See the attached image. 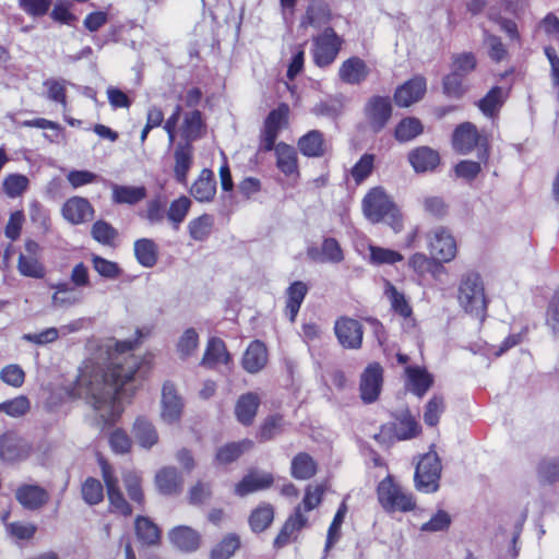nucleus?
<instances>
[{
	"instance_id": "37",
	"label": "nucleus",
	"mask_w": 559,
	"mask_h": 559,
	"mask_svg": "<svg viewBox=\"0 0 559 559\" xmlns=\"http://www.w3.org/2000/svg\"><path fill=\"white\" fill-rule=\"evenodd\" d=\"M407 389L418 396L425 394L432 383L431 376L421 368H407Z\"/></svg>"
},
{
	"instance_id": "29",
	"label": "nucleus",
	"mask_w": 559,
	"mask_h": 559,
	"mask_svg": "<svg viewBox=\"0 0 559 559\" xmlns=\"http://www.w3.org/2000/svg\"><path fill=\"white\" fill-rule=\"evenodd\" d=\"M146 197V189L143 186H111V198L118 204H135Z\"/></svg>"
},
{
	"instance_id": "16",
	"label": "nucleus",
	"mask_w": 559,
	"mask_h": 559,
	"mask_svg": "<svg viewBox=\"0 0 559 559\" xmlns=\"http://www.w3.org/2000/svg\"><path fill=\"white\" fill-rule=\"evenodd\" d=\"M391 104L389 98L373 97L365 108V115L373 131L381 130L391 117Z\"/></svg>"
},
{
	"instance_id": "43",
	"label": "nucleus",
	"mask_w": 559,
	"mask_h": 559,
	"mask_svg": "<svg viewBox=\"0 0 559 559\" xmlns=\"http://www.w3.org/2000/svg\"><path fill=\"white\" fill-rule=\"evenodd\" d=\"M29 180L22 174H10L4 177L2 188L7 197L14 199L21 197L28 188Z\"/></svg>"
},
{
	"instance_id": "39",
	"label": "nucleus",
	"mask_w": 559,
	"mask_h": 559,
	"mask_svg": "<svg viewBox=\"0 0 559 559\" xmlns=\"http://www.w3.org/2000/svg\"><path fill=\"white\" fill-rule=\"evenodd\" d=\"M290 471L293 477L297 479H308L316 474L317 464L310 455L299 453L292 460Z\"/></svg>"
},
{
	"instance_id": "8",
	"label": "nucleus",
	"mask_w": 559,
	"mask_h": 559,
	"mask_svg": "<svg viewBox=\"0 0 559 559\" xmlns=\"http://www.w3.org/2000/svg\"><path fill=\"white\" fill-rule=\"evenodd\" d=\"M41 248L34 240H26L24 243V252L17 260V270L21 275L33 278H43L45 276V266L39 261Z\"/></svg>"
},
{
	"instance_id": "30",
	"label": "nucleus",
	"mask_w": 559,
	"mask_h": 559,
	"mask_svg": "<svg viewBox=\"0 0 559 559\" xmlns=\"http://www.w3.org/2000/svg\"><path fill=\"white\" fill-rule=\"evenodd\" d=\"M229 360L230 356L224 342L219 338L210 340L202 359V364L213 368L218 365H226Z\"/></svg>"
},
{
	"instance_id": "21",
	"label": "nucleus",
	"mask_w": 559,
	"mask_h": 559,
	"mask_svg": "<svg viewBox=\"0 0 559 559\" xmlns=\"http://www.w3.org/2000/svg\"><path fill=\"white\" fill-rule=\"evenodd\" d=\"M191 195L199 202H210L216 193V182L212 170L204 168L190 189Z\"/></svg>"
},
{
	"instance_id": "9",
	"label": "nucleus",
	"mask_w": 559,
	"mask_h": 559,
	"mask_svg": "<svg viewBox=\"0 0 559 559\" xmlns=\"http://www.w3.org/2000/svg\"><path fill=\"white\" fill-rule=\"evenodd\" d=\"M383 384V369L377 364L372 362L366 367L360 377V397L365 403L374 402L381 392Z\"/></svg>"
},
{
	"instance_id": "38",
	"label": "nucleus",
	"mask_w": 559,
	"mask_h": 559,
	"mask_svg": "<svg viewBox=\"0 0 559 559\" xmlns=\"http://www.w3.org/2000/svg\"><path fill=\"white\" fill-rule=\"evenodd\" d=\"M192 165V148L190 145L180 146L175 152V167L174 173L176 179L181 182H187V176Z\"/></svg>"
},
{
	"instance_id": "60",
	"label": "nucleus",
	"mask_w": 559,
	"mask_h": 559,
	"mask_svg": "<svg viewBox=\"0 0 559 559\" xmlns=\"http://www.w3.org/2000/svg\"><path fill=\"white\" fill-rule=\"evenodd\" d=\"M0 378L4 383L19 388L24 382L25 373L20 366L9 365L1 370Z\"/></svg>"
},
{
	"instance_id": "20",
	"label": "nucleus",
	"mask_w": 559,
	"mask_h": 559,
	"mask_svg": "<svg viewBox=\"0 0 559 559\" xmlns=\"http://www.w3.org/2000/svg\"><path fill=\"white\" fill-rule=\"evenodd\" d=\"M170 543L179 550L191 552L195 551L201 544L200 534L189 526L174 527L169 534Z\"/></svg>"
},
{
	"instance_id": "62",
	"label": "nucleus",
	"mask_w": 559,
	"mask_h": 559,
	"mask_svg": "<svg viewBox=\"0 0 559 559\" xmlns=\"http://www.w3.org/2000/svg\"><path fill=\"white\" fill-rule=\"evenodd\" d=\"M323 493V485H309L306 488L305 497L302 500V507L305 511H311L316 509L320 504Z\"/></svg>"
},
{
	"instance_id": "22",
	"label": "nucleus",
	"mask_w": 559,
	"mask_h": 559,
	"mask_svg": "<svg viewBox=\"0 0 559 559\" xmlns=\"http://www.w3.org/2000/svg\"><path fill=\"white\" fill-rule=\"evenodd\" d=\"M479 134L476 128L468 122L459 126L453 133V146L461 154H467L479 142Z\"/></svg>"
},
{
	"instance_id": "17",
	"label": "nucleus",
	"mask_w": 559,
	"mask_h": 559,
	"mask_svg": "<svg viewBox=\"0 0 559 559\" xmlns=\"http://www.w3.org/2000/svg\"><path fill=\"white\" fill-rule=\"evenodd\" d=\"M100 466L103 479L107 487V495L111 508L114 509L115 512H118L122 515H130L131 509L118 489V480L112 475L110 466L105 462H102Z\"/></svg>"
},
{
	"instance_id": "23",
	"label": "nucleus",
	"mask_w": 559,
	"mask_h": 559,
	"mask_svg": "<svg viewBox=\"0 0 559 559\" xmlns=\"http://www.w3.org/2000/svg\"><path fill=\"white\" fill-rule=\"evenodd\" d=\"M267 362V350L265 345L260 341H253L246 349L242 357L243 368L255 373L263 369Z\"/></svg>"
},
{
	"instance_id": "3",
	"label": "nucleus",
	"mask_w": 559,
	"mask_h": 559,
	"mask_svg": "<svg viewBox=\"0 0 559 559\" xmlns=\"http://www.w3.org/2000/svg\"><path fill=\"white\" fill-rule=\"evenodd\" d=\"M457 301L466 313L479 320L484 319L487 301L485 288L478 274L471 273L462 277L457 290Z\"/></svg>"
},
{
	"instance_id": "19",
	"label": "nucleus",
	"mask_w": 559,
	"mask_h": 559,
	"mask_svg": "<svg viewBox=\"0 0 559 559\" xmlns=\"http://www.w3.org/2000/svg\"><path fill=\"white\" fill-rule=\"evenodd\" d=\"M273 484V476L266 472H251L236 486L235 493L245 497L259 490L269 488Z\"/></svg>"
},
{
	"instance_id": "26",
	"label": "nucleus",
	"mask_w": 559,
	"mask_h": 559,
	"mask_svg": "<svg viewBox=\"0 0 559 559\" xmlns=\"http://www.w3.org/2000/svg\"><path fill=\"white\" fill-rule=\"evenodd\" d=\"M178 130L180 135L188 142L201 138L205 132L201 112L198 110L186 112Z\"/></svg>"
},
{
	"instance_id": "1",
	"label": "nucleus",
	"mask_w": 559,
	"mask_h": 559,
	"mask_svg": "<svg viewBox=\"0 0 559 559\" xmlns=\"http://www.w3.org/2000/svg\"><path fill=\"white\" fill-rule=\"evenodd\" d=\"M130 341L114 338L102 342L79 370L73 394L85 400L100 421H115L122 413L117 396L122 388L134 380L140 357L131 353Z\"/></svg>"
},
{
	"instance_id": "56",
	"label": "nucleus",
	"mask_w": 559,
	"mask_h": 559,
	"mask_svg": "<svg viewBox=\"0 0 559 559\" xmlns=\"http://www.w3.org/2000/svg\"><path fill=\"white\" fill-rule=\"evenodd\" d=\"M191 206V201L187 197H180L174 200L168 210V218L176 226H178L187 216L189 209Z\"/></svg>"
},
{
	"instance_id": "52",
	"label": "nucleus",
	"mask_w": 559,
	"mask_h": 559,
	"mask_svg": "<svg viewBox=\"0 0 559 559\" xmlns=\"http://www.w3.org/2000/svg\"><path fill=\"white\" fill-rule=\"evenodd\" d=\"M29 401L24 395L0 403V412L10 417H21L29 411Z\"/></svg>"
},
{
	"instance_id": "46",
	"label": "nucleus",
	"mask_w": 559,
	"mask_h": 559,
	"mask_svg": "<svg viewBox=\"0 0 559 559\" xmlns=\"http://www.w3.org/2000/svg\"><path fill=\"white\" fill-rule=\"evenodd\" d=\"M251 442L228 443L217 450L215 461L217 464L226 465L237 460L241 453L250 448Z\"/></svg>"
},
{
	"instance_id": "44",
	"label": "nucleus",
	"mask_w": 559,
	"mask_h": 559,
	"mask_svg": "<svg viewBox=\"0 0 559 559\" xmlns=\"http://www.w3.org/2000/svg\"><path fill=\"white\" fill-rule=\"evenodd\" d=\"M134 252L138 261L146 267L153 266L157 260L156 246L152 240L140 239L134 243Z\"/></svg>"
},
{
	"instance_id": "5",
	"label": "nucleus",
	"mask_w": 559,
	"mask_h": 559,
	"mask_svg": "<svg viewBox=\"0 0 559 559\" xmlns=\"http://www.w3.org/2000/svg\"><path fill=\"white\" fill-rule=\"evenodd\" d=\"M427 249L431 259L438 263L453 261L457 253V245L453 235L445 228L439 227L427 234Z\"/></svg>"
},
{
	"instance_id": "53",
	"label": "nucleus",
	"mask_w": 559,
	"mask_h": 559,
	"mask_svg": "<svg viewBox=\"0 0 559 559\" xmlns=\"http://www.w3.org/2000/svg\"><path fill=\"white\" fill-rule=\"evenodd\" d=\"M450 524V514L444 510H439L427 522L421 524L420 531L428 533L442 532L448 530Z\"/></svg>"
},
{
	"instance_id": "33",
	"label": "nucleus",
	"mask_w": 559,
	"mask_h": 559,
	"mask_svg": "<svg viewBox=\"0 0 559 559\" xmlns=\"http://www.w3.org/2000/svg\"><path fill=\"white\" fill-rule=\"evenodd\" d=\"M308 254L312 260L320 262L337 263L341 262L344 258L338 242L333 238H329L323 241L321 252L311 248L308 250Z\"/></svg>"
},
{
	"instance_id": "36",
	"label": "nucleus",
	"mask_w": 559,
	"mask_h": 559,
	"mask_svg": "<svg viewBox=\"0 0 559 559\" xmlns=\"http://www.w3.org/2000/svg\"><path fill=\"white\" fill-rule=\"evenodd\" d=\"M298 148L305 156L318 157L323 155L325 146L322 134L318 131L308 132L299 139Z\"/></svg>"
},
{
	"instance_id": "10",
	"label": "nucleus",
	"mask_w": 559,
	"mask_h": 559,
	"mask_svg": "<svg viewBox=\"0 0 559 559\" xmlns=\"http://www.w3.org/2000/svg\"><path fill=\"white\" fill-rule=\"evenodd\" d=\"M340 38L332 29H325L314 41L313 58L318 66L330 64L336 57L340 49Z\"/></svg>"
},
{
	"instance_id": "32",
	"label": "nucleus",
	"mask_w": 559,
	"mask_h": 559,
	"mask_svg": "<svg viewBox=\"0 0 559 559\" xmlns=\"http://www.w3.org/2000/svg\"><path fill=\"white\" fill-rule=\"evenodd\" d=\"M274 520V508L270 503H262L253 509L249 515V526L260 533L270 527Z\"/></svg>"
},
{
	"instance_id": "11",
	"label": "nucleus",
	"mask_w": 559,
	"mask_h": 559,
	"mask_svg": "<svg viewBox=\"0 0 559 559\" xmlns=\"http://www.w3.org/2000/svg\"><path fill=\"white\" fill-rule=\"evenodd\" d=\"M61 215L68 223L80 225L93 218L94 209L86 199L72 197L63 203Z\"/></svg>"
},
{
	"instance_id": "64",
	"label": "nucleus",
	"mask_w": 559,
	"mask_h": 559,
	"mask_svg": "<svg viewBox=\"0 0 559 559\" xmlns=\"http://www.w3.org/2000/svg\"><path fill=\"white\" fill-rule=\"evenodd\" d=\"M461 74L452 71L449 75L444 78L443 88L444 93L452 97H459L464 93V86L462 82Z\"/></svg>"
},
{
	"instance_id": "25",
	"label": "nucleus",
	"mask_w": 559,
	"mask_h": 559,
	"mask_svg": "<svg viewBox=\"0 0 559 559\" xmlns=\"http://www.w3.org/2000/svg\"><path fill=\"white\" fill-rule=\"evenodd\" d=\"M260 399L255 393L249 392L239 396L235 405V415L242 425L252 424L258 408Z\"/></svg>"
},
{
	"instance_id": "35",
	"label": "nucleus",
	"mask_w": 559,
	"mask_h": 559,
	"mask_svg": "<svg viewBox=\"0 0 559 559\" xmlns=\"http://www.w3.org/2000/svg\"><path fill=\"white\" fill-rule=\"evenodd\" d=\"M53 294L51 304L56 308H63L76 305L81 300L80 294L69 284L60 283L51 286Z\"/></svg>"
},
{
	"instance_id": "58",
	"label": "nucleus",
	"mask_w": 559,
	"mask_h": 559,
	"mask_svg": "<svg viewBox=\"0 0 559 559\" xmlns=\"http://www.w3.org/2000/svg\"><path fill=\"white\" fill-rule=\"evenodd\" d=\"M444 411V402L441 397L433 396L426 405L424 420L429 426H436Z\"/></svg>"
},
{
	"instance_id": "18",
	"label": "nucleus",
	"mask_w": 559,
	"mask_h": 559,
	"mask_svg": "<svg viewBox=\"0 0 559 559\" xmlns=\"http://www.w3.org/2000/svg\"><path fill=\"white\" fill-rule=\"evenodd\" d=\"M277 168L288 178L299 177L298 157L295 148L284 142L274 144Z\"/></svg>"
},
{
	"instance_id": "6",
	"label": "nucleus",
	"mask_w": 559,
	"mask_h": 559,
	"mask_svg": "<svg viewBox=\"0 0 559 559\" xmlns=\"http://www.w3.org/2000/svg\"><path fill=\"white\" fill-rule=\"evenodd\" d=\"M395 204L381 187L371 188L361 201L365 217L371 223L382 222Z\"/></svg>"
},
{
	"instance_id": "59",
	"label": "nucleus",
	"mask_w": 559,
	"mask_h": 559,
	"mask_svg": "<svg viewBox=\"0 0 559 559\" xmlns=\"http://www.w3.org/2000/svg\"><path fill=\"white\" fill-rule=\"evenodd\" d=\"M374 156L371 154H365L352 168V176L357 183L365 180L372 171Z\"/></svg>"
},
{
	"instance_id": "2",
	"label": "nucleus",
	"mask_w": 559,
	"mask_h": 559,
	"mask_svg": "<svg viewBox=\"0 0 559 559\" xmlns=\"http://www.w3.org/2000/svg\"><path fill=\"white\" fill-rule=\"evenodd\" d=\"M377 498L381 508L389 513H405L416 508L414 496L406 491L391 475H388L378 484Z\"/></svg>"
},
{
	"instance_id": "13",
	"label": "nucleus",
	"mask_w": 559,
	"mask_h": 559,
	"mask_svg": "<svg viewBox=\"0 0 559 559\" xmlns=\"http://www.w3.org/2000/svg\"><path fill=\"white\" fill-rule=\"evenodd\" d=\"M335 334L344 348H359L362 343V328L354 319L341 318L336 321Z\"/></svg>"
},
{
	"instance_id": "48",
	"label": "nucleus",
	"mask_w": 559,
	"mask_h": 559,
	"mask_svg": "<svg viewBox=\"0 0 559 559\" xmlns=\"http://www.w3.org/2000/svg\"><path fill=\"white\" fill-rule=\"evenodd\" d=\"M135 532L144 544L153 545L159 540L157 526L146 518H138L135 520Z\"/></svg>"
},
{
	"instance_id": "40",
	"label": "nucleus",
	"mask_w": 559,
	"mask_h": 559,
	"mask_svg": "<svg viewBox=\"0 0 559 559\" xmlns=\"http://www.w3.org/2000/svg\"><path fill=\"white\" fill-rule=\"evenodd\" d=\"M424 127L417 118L408 117L399 122L395 128V139L399 142H408L421 134Z\"/></svg>"
},
{
	"instance_id": "24",
	"label": "nucleus",
	"mask_w": 559,
	"mask_h": 559,
	"mask_svg": "<svg viewBox=\"0 0 559 559\" xmlns=\"http://www.w3.org/2000/svg\"><path fill=\"white\" fill-rule=\"evenodd\" d=\"M408 160L416 173H425L435 169L440 158L432 148L420 146L408 154Z\"/></svg>"
},
{
	"instance_id": "42",
	"label": "nucleus",
	"mask_w": 559,
	"mask_h": 559,
	"mask_svg": "<svg viewBox=\"0 0 559 559\" xmlns=\"http://www.w3.org/2000/svg\"><path fill=\"white\" fill-rule=\"evenodd\" d=\"M307 294V286L301 282L293 283L287 290V312L290 321H294L301 302Z\"/></svg>"
},
{
	"instance_id": "41",
	"label": "nucleus",
	"mask_w": 559,
	"mask_h": 559,
	"mask_svg": "<svg viewBox=\"0 0 559 559\" xmlns=\"http://www.w3.org/2000/svg\"><path fill=\"white\" fill-rule=\"evenodd\" d=\"M239 547V537L235 534H229L212 548L210 559H229Z\"/></svg>"
},
{
	"instance_id": "27",
	"label": "nucleus",
	"mask_w": 559,
	"mask_h": 559,
	"mask_svg": "<svg viewBox=\"0 0 559 559\" xmlns=\"http://www.w3.org/2000/svg\"><path fill=\"white\" fill-rule=\"evenodd\" d=\"M384 296L389 300L391 309L396 314L414 324V319L412 318L413 309L403 293L399 292L397 288L390 282H386L384 287Z\"/></svg>"
},
{
	"instance_id": "50",
	"label": "nucleus",
	"mask_w": 559,
	"mask_h": 559,
	"mask_svg": "<svg viewBox=\"0 0 559 559\" xmlns=\"http://www.w3.org/2000/svg\"><path fill=\"white\" fill-rule=\"evenodd\" d=\"M199 345V335L193 329H187L176 344L177 354L181 358L192 355Z\"/></svg>"
},
{
	"instance_id": "51",
	"label": "nucleus",
	"mask_w": 559,
	"mask_h": 559,
	"mask_svg": "<svg viewBox=\"0 0 559 559\" xmlns=\"http://www.w3.org/2000/svg\"><path fill=\"white\" fill-rule=\"evenodd\" d=\"M212 226H213L212 216L204 214V215H201V216L192 219L189 223L188 228H189L190 236L194 240H203L210 235Z\"/></svg>"
},
{
	"instance_id": "15",
	"label": "nucleus",
	"mask_w": 559,
	"mask_h": 559,
	"mask_svg": "<svg viewBox=\"0 0 559 559\" xmlns=\"http://www.w3.org/2000/svg\"><path fill=\"white\" fill-rule=\"evenodd\" d=\"M427 90L426 80L415 76L399 86L394 94L395 104L400 107H409L419 102Z\"/></svg>"
},
{
	"instance_id": "7",
	"label": "nucleus",
	"mask_w": 559,
	"mask_h": 559,
	"mask_svg": "<svg viewBox=\"0 0 559 559\" xmlns=\"http://www.w3.org/2000/svg\"><path fill=\"white\" fill-rule=\"evenodd\" d=\"M289 106L285 103L280 104L275 109L271 110L264 120V127L261 134V145L264 151H271L281 130L286 129L289 124Z\"/></svg>"
},
{
	"instance_id": "14",
	"label": "nucleus",
	"mask_w": 559,
	"mask_h": 559,
	"mask_svg": "<svg viewBox=\"0 0 559 559\" xmlns=\"http://www.w3.org/2000/svg\"><path fill=\"white\" fill-rule=\"evenodd\" d=\"M31 453L29 443L13 435L5 433L0 438V457L7 462H19L28 457Z\"/></svg>"
},
{
	"instance_id": "57",
	"label": "nucleus",
	"mask_w": 559,
	"mask_h": 559,
	"mask_svg": "<svg viewBox=\"0 0 559 559\" xmlns=\"http://www.w3.org/2000/svg\"><path fill=\"white\" fill-rule=\"evenodd\" d=\"M92 237L102 245H111L117 236L111 225L104 221H97L92 226Z\"/></svg>"
},
{
	"instance_id": "61",
	"label": "nucleus",
	"mask_w": 559,
	"mask_h": 559,
	"mask_svg": "<svg viewBox=\"0 0 559 559\" xmlns=\"http://www.w3.org/2000/svg\"><path fill=\"white\" fill-rule=\"evenodd\" d=\"M476 68V59L472 53H460L453 57L452 71L465 75Z\"/></svg>"
},
{
	"instance_id": "28",
	"label": "nucleus",
	"mask_w": 559,
	"mask_h": 559,
	"mask_svg": "<svg viewBox=\"0 0 559 559\" xmlns=\"http://www.w3.org/2000/svg\"><path fill=\"white\" fill-rule=\"evenodd\" d=\"M17 501L27 509H37L48 500L47 491L36 485H24L16 491Z\"/></svg>"
},
{
	"instance_id": "45",
	"label": "nucleus",
	"mask_w": 559,
	"mask_h": 559,
	"mask_svg": "<svg viewBox=\"0 0 559 559\" xmlns=\"http://www.w3.org/2000/svg\"><path fill=\"white\" fill-rule=\"evenodd\" d=\"M369 262L374 265L395 264L403 260V255L399 251L373 245L369 246Z\"/></svg>"
},
{
	"instance_id": "63",
	"label": "nucleus",
	"mask_w": 559,
	"mask_h": 559,
	"mask_svg": "<svg viewBox=\"0 0 559 559\" xmlns=\"http://www.w3.org/2000/svg\"><path fill=\"white\" fill-rule=\"evenodd\" d=\"M93 266L95 271L104 277L108 278H115L119 275V266L117 263L106 260L104 258H100L98 255H94L93 259Z\"/></svg>"
},
{
	"instance_id": "34",
	"label": "nucleus",
	"mask_w": 559,
	"mask_h": 559,
	"mask_svg": "<svg viewBox=\"0 0 559 559\" xmlns=\"http://www.w3.org/2000/svg\"><path fill=\"white\" fill-rule=\"evenodd\" d=\"M135 441L145 449L157 443L158 435L152 423L144 418H138L133 426Z\"/></svg>"
},
{
	"instance_id": "55",
	"label": "nucleus",
	"mask_w": 559,
	"mask_h": 559,
	"mask_svg": "<svg viewBox=\"0 0 559 559\" xmlns=\"http://www.w3.org/2000/svg\"><path fill=\"white\" fill-rule=\"evenodd\" d=\"M82 496L86 503L97 504L103 500L104 491L99 480L87 478L82 485Z\"/></svg>"
},
{
	"instance_id": "4",
	"label": "nucleus",
	"mask_w": 559,
	"mask_h": 559,
	"mask_svg": "<svg viewBox=\"0 0 559 559\" xmlns=\"http://www.w3.org/2000/svg\"><path fill=\"white\" fill-rule=\"evenodd\" d=\"M441 475V463L433 451L426 453L419 460L415 472V487L417 490L431 493L438 490Z\"/></svg>"
},
{
	"instance_id": "12",
	"label": "nucleus",
	"mask_w": 559,
	"mask_h": 559,
	"mask_svg": "<svg viewBox=\"0 0 559 559\" xmlns=\"http://www.w3.org/2000/svg\"><path fill=\"white\" fill-rule=\"evenodd\" d=\"M183 411V403L177 394L175 386L165 383L162 389L160 418L164 423L174 424L179 420Z\"/></svg>"
},
{
	"instance_id": "47",
	"label": "nucleus",
	"mask_w": 559,
	"mask_h": 559,
	"mask_svg": "<svg viewBox=\"0 0 559 559\" xmlns=\"http://www.w3.org/2000/svg\"><path fill=\"white\" fill-rule=\"evenodd\" d=\"M420 427L415 418L408 413H404L395 425V436L400 440H407L417 436Z\"/></svg>"
},
{
	"instance_id": "31",
	"label": "nucleus",
	"mask_w": 559,
	"mask_h": 559,
	"mask_svg": "<svg viewBox=\"0 0 559 559\" xmlns=\"http://www.w3.org/2000/svg\"><path fill=\"white\" fill-rule=\"evenodd\" d=\"M368 69L365 62L358 58L346 60L340 68L341 79L349 84H357L366 79Z\"/></svg>"
},
{
	"instance_id": "49",
	"label": "nucleus",
	"mask_w": 559,
	"mask_h": 559,
	"mask_svg": "<svg viewBox=\"0 0 559 559\" xmlns=\"http://www.w3.org/2000/svg\"><path fill=\"white\" fill-rule=\"evenodd\" d=\"M181 485L174 468H164L156 475V486L162 493H173Z\"/></svg>"
},
{
	"instance_id": "54",
	"label": "nucleus",
	"mask_w": 559,
	"mask_h": 559,
	"mask_svg": "<svg viewBox=\"0 0 559 559\" xmlns=\"http://www.w3.org/2000/svg\"><path fill=\"white\" fill-rule=\"evenodd\" d=\"M503 102V92L500 87H493L479 102V109L486 116H492Z\"/></svg>"
}]
</instances>
